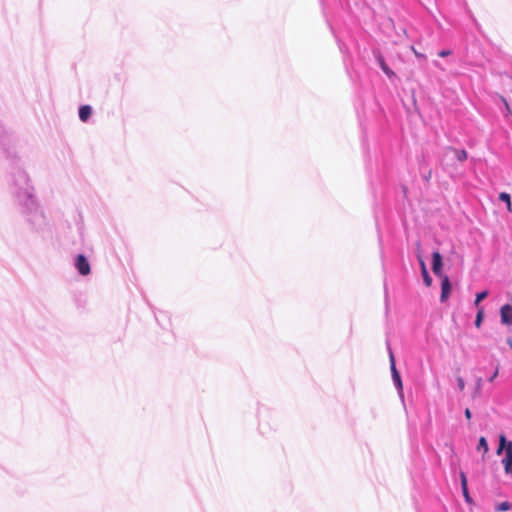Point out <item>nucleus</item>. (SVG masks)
<instances>
[{
	"label": "nucleus",
	"mask_w": 512,
	"mask_h": 512,
	"mask_svg": "<svg viewBox=\"0 0 512 512\" xmlns=\"http://www.w3.org/2000/svg\"><path fill=\"white\" fill-rule=\"evenodd\" d=\"M8 187L31 228L35 231L43 230L47 225L46 216L39 206L27 172L21 167H13L8 175Z\"/></svg>",
	"instance_id": "obj_1"
},
{
	"label": "nucleus",
	"mask_w": 512,
	"mask_h": 512,
	"mask_svg": "<svg viewBox=\"0 0 512 512\" xmlns=\"http://www.w3.org/2000/svg\"><path fill=\"white\" fill-rule=\"evenodd\" d=\"M280 428V419L273 411L263 408L259 410L258 430L264 437H270Z\"/></svg>",
	"instance_id": "obj_2"
},
{
	"label": "nucleus",
	"mask_w": 512,
	"mask_h": 512,
	"mask_svg": "<svg viewBox=\"0 0 512 512\" xmlns=\"http://www.w3.org/2000/svg\"><path fill=\"white\" fill-rule=\"evenodd\" d=\"M505 454L502 459L504 470L507 475L512 476V441H508L504 434L499 436V446L496 450L497 455Z\"/></svg>",
	"instance_id": "obj_3"
},
{
	"label": "nucleus",
	"mask_w": 512,
	"mask_h": 512,
	"mask_svg": "<svg viewBox=\"0 0 512 512\" xmlns=\"http://www.w3.org/2000/svg\"><path fill=\"white\" fill-rule=\"evenodd\" d=\"M75 269L82 276H87L91 272L90 263L87 257L83 254H78L74 261Z\"/></svg>",
	"instance_id": "obj_4"
},
{
	"label": "nucleus",
	"mask_w": 512,
	"mask_h": 512,
	"mask_svg": "<svg viewBox=\"0 0 512 512\" xmlns=\"http://www.w3.org/2000/svg\"><path fill=\"white\" fill-rule=\"evenodd\" d=\"M500 320L503 325L512 326V306L505 304L500 308Z\"/></svg>",
	"instance_id": "obj_5"
},
{
	"label": "nucleus",
	"mask_w": 512,
	"mask_h": 512,
	"mask_svg": "<svg viewBox=\"0 0 512 512\" xmlns=\"http://www.w3.org/2000/svg\"><path fill=\"white\" fill-rule=\"evenodd\" d=\"M442 256L438 251L432 253V271L436 276L442 277Z\"/></svg>",
	"instance_id": "obj_6"
},
{
	"label": "nucleus",
	"mask_w": 512,
	"mask_h": 512,
	"mask_svg": "<svg viewBox=\"0 0 512 512\" xmlns=\"http://www.w3.org/2000/svg\"><path fill=\"white\" fill-rule=\"evenodd\" d=\"M374 56L381 70L386 74L387 77L392 78L395 76V73L386 64L384 57L379 51H374Z\"/></svg>",
	"instance_id": "obj_7"
},
{
	"label": "nucleus",
	"mask_w": 512,
	"mask_h": 512,
	"mask_svg": "<svg viewBox=\"0 0 512 512\" xmlns=\"http://www.w3.org/2000/svg\"><path fill=\"white\" fill-rule=\"evenodd\" d=\"M451 292V283L449 280V277L447 275H444L442 277L441 282V295H440V301L445 302L449 298Z\"/></svg>",
	"instance_id": "obj_8"
},
{
	"label": "nucleus",
	"mask_w": 512,
	"mask_h": 512,
	"mask_svg": "<svg viewBox=\"0 0 512 512\" xmlns=\"http://www.w3.org/2000/svg\"><path fill=\"white\" fill-rule=\"evenodd\" d=\"M460 481H461V488H462V493L465 498V501L467 503H471L472 499L468 492L467 477H466V474L462 471L460 472Z\"/></svg>",
	"instance_id": "obj_9"
},
{
	"label": "nucleus",
	"mask_w": 512,
	"mask_h": 512,
	"mask_svg": "<svg viewBox=\"0 0 512 512\" xmlns=\"http://www.w3.org/2000/svg\"><path fill=\"white\" fill-rule=\"evenodd\" d=\"M92 115V107L83 105L79 108V118L82 122H87Z\"/></svg>",
	"instance_id": "obj_10"
},
{
	"label": "nucleus",
	"mask_w": 512,
	"mask_h": 512,
	"mask_svg": "<svg viewBox=\"0 0 512 512\" xmlns=\"http://www.w3.org/2000/svg\"><path fill=\"white\" fill-rule=\"evenodd\" d=\"M386 345H387V350H388V354H389V362H390L391 374L393 376V375L399 374V372L396 369L395 357H394L393 351H392L388 341H387Z\"/></svg>",
	"instance_id": "obj_11"
},
{
	"label": "nucleus",
	"mask_w": 512,
	"mask_h": 512,
	"mask_svg": "<svg viewBox=\"0 0 512 512\" xmlns=\"http://www.w3.org/2000/svg\"><path fill=\"white\" fill-rule=\"evenodd\" d=\"M448 149L455 154L456 159L458 161H460V162L465 161L467 159V157H468V153L464 149L458 150V149H455V148H452V147H449Z\"/></svg>",
	"instance_id": "obj_12"
},
{
	"label": "nucleus",
	"mask_w": 512,
	"mask_h": 512,
	"mask_svg": "<svg viewBox=\"0 0 512 512\" xmlns=\"http://www.w3.org/2000/svg\"><path fill=\"white\" fill-rule=\"evenodd\" d=\"M420 265H421V270H422V276H423V280H424V283L426 284V286H430L431 283H432V278L430 277L428 271H427V268H426V265L424 263V261H420Z\"/></svg>",
	"instance_id": "obj_13"
},
{
	"label": "nucleus",
	"mask_w": 512,
	"mask_h": 512,
	"mask_svg": "<svg viewBox=\"0 0 512 512\" xmlns=\"http://www.w3.org/2000/svg\"><path fill=\"white\" fill-rule=\"evenodd\" d=\"M487 296H488V292L487 291H482V292L477 293L475 301H474L475 307H477L479 309L480 308L479 307L480 302L483 301Z\"/></svg>",
	"instance_id": "obj_14"
},
{
	"label": "nucleus",
	"mask_w": 512,
	"mask_h": 512,
	"mask_svg": "<svg viewBox=\"0 0 512 512\" xmlns=\"http://www.w3.org/2000/svg\"><path fill=\"white\" fill-rule=\"evenodd\" d=\"M483 317H484V310H483V307H481L478 309L476 319H475V326L477 328H479L481 326Z\"/></svg>",
	"instance_id": "obj_15"
},
{
	"label": "nucleus",
	"mask_w": 512,
	"mask_h": 512,
	"mask_svg": "<svg viewBox=\"0 0 512 512\" xmlns=\"http://www.w3.org/2000/svg\"><path fill=\"white\" fill-rule=\"evenodd\" d=\"M477 449L480 451V450H483L484 453H486L488 451V443H487V440L485 437H480L479 439V442H478V446H477Z\"/></svg>",
	"instance_id": "obj_16"
},
{
	"label": "nucleus",
	"mask_w": 512,
	"mask_h": 512,
	"mask_svg": "<svg viewBox=\"0 0 512 512\" xmlns=\"http://www.w3.org/2000/svg\"><path fill=\"white\" fill-rule=\"evenodd\" d=\"M392 380H393V383H394L395 387L397 388V390L399 392H401L402 391V380H401L400 374L393 375Z\"/></svg>",
	"instance_id": "obj_17"
},
{
	"label": "nucleus",
	"mask_w": 512,
	"mask_h": 512,
	"mask_svg": "<svg viewBox=\"0 0 512 512\" xmlns=\"http://www.w3.org/2000/svg\"><path fill=\"white\" fill-rule=\"evenodd\" d=\"M511 508V504L507 501L502 502L498 504L495 508L496 511L502 512V511H508Z\"/></svg>",
	"instance_id": "obj_18"
},
{
	"label": "nucleus",
	"mask_w": 512,
	"mask_h": 512,
	"mask_svg": "<svg viewBox=\"0 0 512 512\" xmlns=\"http://www.w3.org/2000/svg\"><path fill=\"white\" fill-rule=\"evenodd\" d=\"M482 385H483V379L481 377H477L476 378V387H475L474 396H477V395L480 394Z\"/></svg>",
	"instance_id": "obj_19"
},
{
	"label": "nucleus",
	"mask_w": 512,
	"mask_h": 512,
	"mask_svg": "<svg viewBox=\"0 0 512 512\" xmlns=\"http://www.w3.org/2000/svg\"><path fill=\"white\" fill-rule=\"evenodd\" d=\"M511 199L510 195L506 192H501L499 194V200L504 203H509V200Z\"/></svg>",
	"instance_id": "obj_20"
},
{
	"label": "nucleus",
	"mask_w": 512,
	"mask_h": 512,
	"mask_svg": "<svg viewBox=\"0 0 512 512\" xmlns=\"http://www.w3.org/2000/svg\"><path fill=\"white\" fill-rule=\"evenodd\" d=\"M456 381H457V385H458L459 390L463 391L464 388H465V381H464V379L462 377H457Z\"/></svg>",
	"instance_id": "obj_21"
},
{
	"label": "nucleus",
	"mask_w": 512,
	"mask_h": 512,
	"mask_svg": "<svg viewBox=\"0 0 512 512\" xmlns=\"http://www.w3.org/2000/svg\"><path fill=\"white\" fill-rule=\"evenodd\" d=\"M451 54V51L450 50H441L439 51L438 53V56L439 57H447Z\"/></svg>",
	"instance_id": "obj_22"
},
{
	"label": "nucleus",
	"mask_w": 512,
	"mask_h": 512,
	"mask_svg": "<svg viewBox=\"0 0 512 512\" xmlns=\"http://www.w3.org/2000/svg\"><path fill=\"white\" fill-rule=\"evenodd\" d=\"M499 370L498 368L495 369L494 373L488 378L489 382H493L494 379L498 376Z\"/></svg>",
	"instance_id": "obj_23"
},
{
	"label": "nucleus",
	"mask_w": 512,
	"mask_h": 512,
	"mask_svg": "<svg viewBox=\"0 0 512 512\" xmlns=\"http://www.w3.org/2000/svg\"><path fill=\"white\" fill-rule=\"evenodd\" d=\"M465 417H466L468 420H470V419H471V417H472L471 411H470L468 408L465 410Z\"/></svg>",
	"instance_id": "obj_24"
},
{
	"label": "nucleus",
	"mask_w": 512,
	"mask_h": 512,
	"mask_svg": "<svg viewBox=\"0 0 512 512\" xmlns=\"http://www.w3.org/2000/svg\"><path fill=\"white\" fill-rule=\"evenodd\" d=\"M506 205H507V209H508L509 211H512V203H511V199L509 200V203H506Z\"/></svg>",
	"instance_id": "obj_25"
},
{
	"label": "nucleus",
	"mask_w": 512,
	"mask_h": 512,
	"mask_svg": "<svg viewBox=\"0 0 512 512\" xmlns=\"http://www.w3.org/2000/svg\"><path fill=\"white\" fill-rule=\"evenodd\" d=\"M414 52H415L416 57H424L421 53H418L416 51H414Z\"/></svg>",
	"instance_id": "obj_26"
},
{
	"label": "nucleus",
	"mask_w": 512,
	"mask_h": 512,
	"mask_svg": "<svg viewBox=\"0 0 512 512\" xmlns=\"http://www.w3.org/2000/svg\"><path fill=\"white\" fill-rule=\"evenodd\" d=\"M509 346L512 349V341H509Z\"/></svg>",
	"instance_id": "obj_27"
}]
</instances>
